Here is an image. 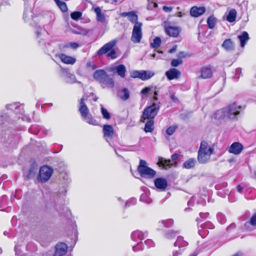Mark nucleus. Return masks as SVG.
Returning a JSON list of instances; mask_svg holds the SVG:
<instances>
[{"mask_svg":"<svg viewBox=\"0 0 256 256\" xmlns=\"http://www.w3.org/2000/svg\"><path fill=\"white\" fill-rule=\"evenodd\" d=\"M68 246L64 242H59L55 246V252L52 256H64L67 251Z\"/></svg>","mask_w":256,"mask_h":256,"instance_id":"nucleus-11","label":"nucleus"},{"mask_svg":"<svg viewBox=\"0 0 256 256\" xmlns=\"http://www.w3.org/2000/svg\"><path fill=\"white\" fill-rule=\"evenodd\" d=\"M94 12L96 15V20L102 23L106 22V17L104 14L101 12V10L100 7H96L94 10Z\"/></svg>","mask_w":256,"mask_h":256,"instance_id":"nucleus-29","label":"nucleus"},{"mask_svg":"<svg viewBox=\"0 0 256 256\" xmlns=\"http://www.w3.org/2000/svg\"><path fill=\"white\" fill-rule=\"evenodd\" d=\"M243 188L240 185H238L236 186V190L238 192L241 193L242 191Z\"/></svg>","mask_w":256,"mask_h":256,"instance_id":"nucleus-61","label":"nucleus"},{"mask_svg":"<svg viewBox=\"0 0 256 256\" xmlns=\"http://www.w3.org/2000/svg\"><path fill=\"white\" fill-rule=\"evenodd\" d=\"M142 23H136L134 25L131 40L134 43H138L142 38Z\"/></svg>","mask_w":256,"mask_h":256,"instance_id":"nucleus-8","label":"nucleus"},{"mask_svg":"<svg viewBox=\"0 0 256 256\" xmlns=\"http://www.w3.org/2000/svg\"><path fill=\"white\" fill-rule=\"evenodd\" d=\"M58 57L60 59L61 61L66 64H73L76 62V59L75 58L64 54H60L58 55Z\"/></svg>","mask_w":256,"mask_h":256,"instance_id":"nucleus-23","label":"nucleus"},{"mask_svg":"<svg viewBox=\"0 0 256 256\" xmlns=\"http://www.w3.org/2000/svg\"><path fill=\"white\" fill-rule=\"evenodd\" d=\"M182 60L180 59H173L171 61V66L174 67H176L182 64Z\"/></svg>","mask_w":256,"mask_h":256,"instance_id":"nucleus-50","label":"nucleus"},{"mask_svg":"<svg viewBox=\"0 0 256 256\" xmlns=\"http://www.w3.org/2000/svg\"><path fill=\"white\" fill-rule=\"evenodd\" d=\"M37 168L38 166L35 163H33L31 164L30 167L28 171V174L27 175L28 178H32L34 176Z\"/></svg>","mask_w":256,"mask_h":256,"instance_id":"nucleus-34","label":"nucleus"},{"mask_svg":"<svg viewBox=\"0 0 256 256\" xmlns=\"http://www.w3.org/2000/svg\"><path fill=\"white\" fill-rule=\"evenodd\" d=\"M82 118L88 123L90 124L96 126L98 124L97 121L94 119V117L92 116L91 114L88 113V114H86V116H82Z\"/></svg>","mask_w":256,"mask_h":256,"instance_id":"nucleus-33","label":"nucleus"},{"mask_svg":"<svg viewBox=\"0 0 256 256\" xmlns=\"http://www.w3.org/2000/svg\"><path fill=\"white\" fill-rule=\"evenodd\" d=\"M176 48H177V46L174 45L172 48H170L168 50V52L170 54H172V53L176 51Z\"/></svg>","mask_w":256,"mask_h":256,"instance_id":"nucleus-60","label":"nucleus"},{"mask_svg":"<svg viewBox=\"0 0 256 256\" xmlns=\"http://www.w3.org/2000/svg\"><path fill=\"white\" fill-rule=\"evenodd\" d=\"M142 70H133L130 73V76L132 78H139L141 80Z\"/></svg>","mask_w":256,"mask_h":256,"instance_id":"nucleus-47","label":"nucleus"},{"mask_svg":"<svg viewBox=\"0 0 256 256\" xmlns=\"http://www.w3.org/2000/svg\"><path fill=\"white\" fill-rule=\"evenodd\" d=\"M53 173V169L48 166L40 167L37 180L39 182L44 183L46 182L51 177Z\"/></svg>","mask_w":256,"mask_h":256,"instance_id":"nucleus-7","label":"nucleus"},{"mask_svg":"<svg viewBox=\"0 0 256 256\" xmlns=\"http://www.w3.org/2000/svg\"><path fill=\"white\" fill-rule=\"evenodd\" d=\"M154 129V120H149L146 124L144 128V130L146 132H152Z\"/></svg>","mask_w":256,"mask_h":256,"instance_id":"nucleus-38","label":"nucleus"},{"mask_svg":"<svg viewBox=\"0 0 256 256\" xmlns=\"http://www.w3.org/2000/svg\"><path fill=\"white\" fill-rule=\"evenodd\" d=\"M196 163V160L194 158H190L184 162L182 164L183 168L190 169L194 168Z\"/></svg>","mask_w":256,"mask_h":256,"instance_id":"nucleus-28","label":"nucleus"},{"mask_svg":"<svg viewBox=\"0 0 256 256\" xmlns=\"http://www.w3.org/2000/svg\"><path fill=\"white\" fill-rule=\"evenodd\" d=\"M213 152L214 148L210 147L206 141L202 140L198 152L197 159L198 162L201 164L207 163Z\"/></svg>","mask_w":256,"mask_h":256,"instance_id":"nucleus-2","label":"nucleus"},{"mask_svg":"<svg viewBox=\"0 0 256 256\" xmlns=\"http://www.w3.org/2000/svg\"><path fill=\"white\" fill-rule=\"evenodd\" d=\"M241 108V106H238L236 102H232L216 112L212 118L217 120L220 123L228 120H237Z\"/></svg>","mask_w":256,"mask_h":256,"instance_id":"nucleus-1","label":"nucleus"},{"mask_svg":"<svg viewBox=\"0 0 256 256\" xmlns=\"http://www.w3.org/2000/svg\"><path fill=\"white\" fill-rule=\"evenodd\" d=\"M243 150L242 145L238 142H234L229 148L228 152L234 154H240Z\"/></svg>","mask_w":256,"mask_h":256,"instance_id":"nucleus-17","label":"nucleus"},{"mask_svg":"<svg viewBox=\"0 0 256 256\" xmlns=\"http://www.w3.org/2000/svg\"><path fill=\"white\" fill-rule=\"evenodd\" d=\"M180 232L178 230H168L164 232V236L166 238L170 240L174 238Z\"/></svg>","mask_w":256,"mask_h":256,"instance_id":"nucleus-36","label":"nucleus"},{"mask_svg":"<svg viewBox=\"0 0 256 256\" xmlns=\"http://www.w3.org/2000/svg\"><path fill=\"white\" fill-rule=\"evenodd\" d=\"M38 42L40 46H42L43 44H45V42L44 40H38Z\"/></svg>","mask_w":256,"mask_h":256,"instance_id":"nucleus-64","label":"nucleus"},{"mask_svg":"<svg viewBox=\"0 0 256 256\" xmlns=\"http://www.w3.org/2000/svg\"><path fill=\"white\" fill-rule=\"evenodd\" d=\"M102 88L108 87L109 88H113L114 86V81L112 77L108 74L106 76L104 77L102 80L100 82Z\"/></svg>","mask_w":256,"mask_h":256,"instance_id":"nucleus-15","label":"nucleus"},{"mask_svg":"<svg viewBox=\"0 0 256 256\" xmlns=\"http://www.w3.org/2000/svg\"><path fill=\"white\" fill-rule=\"evenodd\" d=\"M68 76V82L69 83H74V82H78V84H80V82H78L76 80V76L74 74L68 73L67 74Z\"/></svg>","mask_w":256,"mask_h":256,"instance_id":"nucleus-46","label":"nucleus"},{"mask_svg":"<svg viewBox=\"0 0 256 256\" xmlns=\"http://www.w3.org/2000/svg\"><path fill=\"white\" fill-rule=\"evenodd\" d=\"M33 18V13L32 12V8L25 7L24 14L23 19L26 22H28L30 20H32Z\"/></svg>","mask_w":256,"mask_h":256,"instance_id":"nucleus-25","label":"nucleus"},{"mask_svg":"<svg viewBox=\"0 0 256 256\" xmlns=\"http://www.w3.org/2000/svg\"><path fill=\"white\" fill-rule=\"evenodd\" d=\"M120 16L123 18L128 16L129 21L132 24H134L136 23H140V22H138V16L134 11L123 12L120 14Z\"/></svg>","mask_w":256,"mask_h":256,"instance_id":"nucleus-13","label":"nucleus"},{"mask_svg":"<svg viewBox=\"0 0 256 256\" xmlns=\"http://www.w3.org/2000/svg\"><path fill=\"white\" fill-rule=\"evenodd\" d=\"M161 44V39L160 37L157 36L154 38L153 42L150 43V46L152 48H158Z\"/></svg>","mask_w":256,"mask_h":256,"instance_id":"nucleus-41","label":"nucleus"},{"mask_svg":"<svg viewBox=\"0 0 256 256\" xmlns=\"http://www.w3.org/2000/svg\"><path fill=\"white\" fill-rule=\"evenodd\" d=\"M160 102H154L152 105L146 108L140 118V122H144L146 120H154L157 115L160 108Z\"/></svg>","mask_w":256,"mask_h":256,"instance_id":"nucleus-3","label":"nucleus"},{"mask_svg":"<svg viewBox=\"0 0 256 256\" xmlns=\"http://www.w3.org/2000/svg\"><path fill=\"white\" fill-rule=\"evenodd\" d=\"M164 31L170 36L176 38L179 35L181 28L178 26H165Z\"/></svg>","mask_w":256,"mask_h":256,"instance_id":"nucleus-12","label":"nucleus"},{"mask_svg":"<svg viewBox=\"0 0 256 256\" xmlns=\"http://www.w3.org/2000/svg\"><path fill=\"white\" fill-rule=\"evenodd\" d=\"M154 183L156 188L160 190H164L168 186L167 180L164 178H156Z\"/></svg>","mask_w":256,"mask_h":256,"instance_id":"nucleus-16","label":"nucleus"},{"mask_svg":"<svg viewBox=\"0 0 256 256\" xmlns=\"http://www.w3.org/2000/svg\"><path fill=\"white\" fill-rule=\"evenodd\" d=\"M205 12L206 8L204 7H197L196 6H194L191 8L190 10V14L192 16L197 18L202 15Z\"/></svg>","mask_w":256,"mask_h":256,"instance_id":"nucleus-18","label":"nucleus"},{"mask_svg":"<svg viewBox=\"0 0 256 256\" xmlns=\"http://www.w3.org/2000/svg\"><path fill=\"white\" fill-rule=\"evenodd\" d=\"M174 246L178 247L179 250H183V251L184 250L185 248L188 245V242L184 240V238L182 236H178L176 241L174 244Z\"/></svg>","mask_w":256,"mask_h":256,"instance_id":"nucleus-21","label":"nucleus"},{"mask_svg":"<svg viewBox=\"0 0 256 256\" xmlns=\"http://www.w3.org/2000/svg\"><path fill=\"white\" fill-rule=\"evenodd\" d=\"M154 75V72L150 70H142L141 80H146L150 79Z\"/></svg>","mask_w":256,"mask_h":256,"instance_id":"nucleus-32","label":"nucleus"},{"mask_svg":"<svg viewBox=\"0 0 256 256\" xmlns=\"http://www.w3.org/2000/svg\"><path fill=\"white\" fill-rule=\"evenodd\" d=\"M200 72L201 74L198 76V78H211L212 75V70L210 66L202 67L200 70Z\"/></svg>","mask_w":256,"mask_h":256,"instance_id":"nucleus-19","label":"nucleus"},{"mask_svg":"<svg viewBox=\"0 0 256 256\" xmlns=\"http://www.w3.org/2000/svg\"><path fill=\"white\" fill-rule=\"evenodd\" d=\"M6 108L7 110H15V112L16 114L19 113L20 116H18V118H22L23 120H24V106H22L18 104L17 103H13L10 104H8L6 106Z\"/></svg>","mask_w":256,"mask_h":256,"instance_id":"nucleus-10","label":"nucleus"},{"mask_svg":"<svg viewBox=\"0 0 256 256\" xmlns=\"http://www.w3.org/2000/svg\"><path fill=\"white\" fill-rule=\"evenodd\" d=\"M148 236V232L145 231L142 232L140 230H137L133 232L131 234L132 240L138 243L137 245L132 246V250L134 252H137L142 250L143 248L140 246L142 241Z\"/></svg>","mask_w":256,"mask_h":256,"instance_id":"nucleus-6","label":"nucleus"},{"mask_svg":"<svg viewBox=\"0 0 256 256\" xmlns=\"http://www.w3.org/2000/svg\"><path fill=\"white\" fill-rule=\"evenodd\" d=\"M180 74V72L175 68H172L165 73L166 76L169 80L178 78Z\"/></svg>","mask_w":256,"mask_h":256,"instance_id":"nucleus-14","label":"nucleus"},{"mask_svg":"<svg viewBox=\"0 0 256 256\" xmlns=\"http://www.w3.org/2000/svg\"><path fill=\"white\" fill-rule=\"evenodd\" d=\"M216 22V18H215L214 15L210 16L207 19V24L208 28L210 29L214 28Z\"/></svg>","mask_w":256,"mask_h":256,"instance_id":"nucleus-35","label":"nucleus"},{"mask_svg":"<svg viewBox=\"0 0 256 256\" xmlns=\"http://www.w3.org/2000/svg\"><path fill=\"white\" fill-rule=\"evenodd\" d=\"M84 98H82L80 101L78 111L80 112L82 117L86 116V114H88L89 113V110L84 102Z\"/></svg>","mask_w":256,"mask_h":256,"instance_id":"nucleus-20","label":"nucleus"},{"mask_svg":"<svg viewBox=\"0 0 256 256\" xmlns=\"http://www.w3.org/2000/svg\"><path fill=\"white\" fill-rule=\"evenodd\" d=\"M116 43V40H112L104 44L96 52V55L102 56L107 54V56L112 59L116 58L118 56L114 47Z\"/></svg>","mask_w":256,"mask_h":256,"instance_id":"nucleus-4","label":"nucleus"},{"mask_svg":"<svg viewBox=\"0 0 256 256\" xmlns=\"http://www.w3.org/2000/svg\"><path fill=\"white\" fill-rule=\"evenodd\" d=\"M222 46L225 50L228 52H232L234 50V44L230 38L225 40Z\"/></svg>","mask_w":256,"mask_h":256,"instance_id":"nucleus-26","label":"nucleus"},{"mask_svg":"<svg viewBox=\"0 0 256 256\" xmlns=\"http://www.w3.org/2000/svg\"><path fill=\"white\" fill-rule=\"evenodd\" d=\"M41 31L42 28L40 27L36 28V36L38 38H40V36H41Z\"/></svg>","mask_w":256,"mask_h":256,"instance_id":"nucleus-58","label":"nucleus"},{"mask_svg":"<svg viewBox=\"0 0 256 256\" xmlns=\"http://www.w3.org/2000/svg\"><path fill=\"white\" fill-rule=\"evenodd\" d=\"M136 202V200L135 198H132L126 202V206H130V205L134 204Z\"/></svg>","mask_w":256,"mask_h":256,"instance_id":"nucleus-52","label":"nucleus"},{"mask_svg":"<svg viewBox=\"0 0 256 256\" xmlns=\"http://www.w3.org/2000/svg\"><path fill=\"white\" fill-rule=\"evenodd\" d=\"M236 16V11L234 9H232L230 10L227 16L226 20L230 22H232L235 21Z\"/></svg>","mask_w":256,"mask_h":256,"instance_id":"nucleus-39","label":"nucleus"},{"mask_svg":"<svg viewBox=\"0 0 256 256\" xmlns=\"http://www.w3.org/2000/svg\"><path fill=\"white\" fill-rule=\"evenodd\" d=\"M238 38L240 42L242 47H244L249 40L248 34L246 32H243L241 34L238 36Z\"/></svg>","mask_w":256,"mask_h":256,"instance_id":"nucleus-27","label":"nucleus"},{"mask_svg":"<svg viewBox=\"0 0 256 256\" xmlns=\"http://www.w3.org/2000/svg\"><path fill=\"white\" fill-rule=\"evenodd\" d=\"M56 4L62 12H64L68 11V7L65 2L59 0Z\"/></svg>","mask_w":256,"mask_h":256,"instance_id":"nucleus-42","label":"nucleus"},{"mask_svg":"<svg viewBox=\"0 0 256 256\" xmlns=\"http://www.w3.org/2000/svg\"><path fill=\"white\" fill-rule=\"evenodd\" d=\"M107 72L104 70L100 69L96 70L93 74L94 78L99 83L102 79L106 76Z\"/></svg>","mask_w":256,"mask_h":256,"instance_id":"nucleus-24","label":"nucleus"},{"mask_svg":"<svg viewBox=\"0 0 256 256\" xmlns=\"http://www.w3.org/2000/svg\"><path fill=\"white\" fill-rule=\"evenodd\" d=\"M82 16V13L78 11L72 12L70 14L71 18L75 20H78Z\"/></svg>","mask_w":256,"mask_h":256,"instance_id":"nucleus-45","label":"nucleus"},{"mask_svg":"<svg viewBox=\"0 0 256 256\" xmlns=\"http://www.w3.org/2000/svg\"><path fill=\"white\" fill-rule=\"evenodd\" d=\"M10 120V117L8 113L4 111L0 112V124H4Z\"/></svg>","mask_w":256,"mask_h":256,"instance_id":"nucleus-37","label":"nucleus"},{"mask_svg":"<svg viewBox=\"0 0 256 256\" xmlns=\"http://www.w3.org/2000/svg\"><path fill=\"white\" fill-rule=\"evenodd\" d=\"M179 156V154H174L172 155L171 156V159L172 160L174 161L176 160L178 157Z\"/></svg>","mask_w":256,"mask_h":256,"instance_id":"nucleus-59","label":"nucleus"},{"mask_svg":"<svg viewBox=\"0 0 256 256\" xmlns=\"http://www.w3.org/2000/svg\"><path fill=\"white\" fill-rule=\"evenodd\" d=\"M248 224H250L254 226H256V212L252 216L248 222H246L245 226H246Z\"/></svg>","mask_w":256,"mask_h":256,"instance_id":"nucleus-48","label":"nucleus"},{"mask_svg":"<svg viewBox=\"0 0 256 256\" xmlns=\"http://www.w3.org/2000/svg\"><path fill=\"white\" fill-rule=\"evenodd\" d=\"M236 226H235V224L234 223H232L230 226H229L226 230H229L231 228H235Z\"/></svg>","mask_w":256,"mask_h":256,"instance_id":"nucleus-63","label":"nucleus"},{"mask_svg":"<svg viewBox=\"0 0 256 256\" xmlns=\"http://www.w3.org/2000/svg\"><path fill=\"white\" fill-rule=\"evenodd\" d=\"M183 252V250H174L172 252V256H181Z\"/></svg>","mask_w":256,"mask_h":256,"instance_id":"nucleus-54","label":"nucleus"},{"mask_svg":"<svg viewBox=\"0 0 256 256\" xmlns=\"http://www.w3.org/2000/svg\"><path fill=\"white\" fill-rule=\"evenodd\" d=\"M174 224V220L172 219H168L158 222L160 226H162L166 228L171 227Z\"/></svg>","mask_w":256,"mask_h":256,"instance_id":"nucleus-40","label":"nucleus"},{"mask_svg":"<svg viewBox=\"0 0 256 256\" xmlns=\"http://www.w3.org/2000/svg\"><path fill=\"white\" fill-rule=\"evenodd\" d=\"M102 132L104 133V137L106 142L111 145L110 142L113 138L114 134L113 127L111 125L105 124L103 126Z\"/></svg>","mask_w":256,"mask_h":256,"instance_id":"nucleus-9","label":"nucleus"},{"mask_svg":"<svg viewBox=\"0 0 256 256\" xmlns=\"http://www.w3.org/2000/svg\"><path fill=\"white\" fill-rule=\"evenodd\" d=\"M144 244L147 246L148 248L152 247L154 246V242L150 239H147L146 240H145Z\"/></svg>","mask_w":256,"mask_h":256,"instance_id":"nucleus-51","label":"nucleus"},{"mask_svg":"<svg viewBox=\"0 0 256 256\" xmlns=\"http://www.w3.org/2000/svg\"><path fill=\"white\" fill-rule=\"evenodd\" d=\"M162 10L164 12H170L172 10V7H169V6H164L162 7Z\"/></svg>","mask_w":256,"mask_h":256,"instance_id":"nucleus-56","label":"nucleus"},{"mask_svg":"<svg viewBox=\"0 0 256 256\" xmlns=\"http://www.w3.org/2000/svg\"><path fill=\"white\" fill-rule=\"evenodd\" d=\"M101 107V112L102 115V116L106 120H109L110 118V114L108 110L104 108L102 105H100Z\"/></svg>","mask_w":256,"mask_h":256,"instance_id":"nucleus-43","label":"nucleus"},{"mask_svg":"<svg viewBox=\"0 0 256 256\" xmlns=\"http://www.w3.org/2000/svg\"><path fill=\"white\" fill-rule=\"evenodd\" d=\"M158 164L160 166H163L164 168H169L172 166L170 160H166L162 158H160L158 159Z\"/></svg>","mask_w":256,"mask_h":256,"instance_id":"nucleus-30","label":"nucleus"},{"mask_svg":"<svg viewBox=\"0 0 256 256\" xmlns=\"http://www.w3.org/2000/svg\"><path fill=\"white\" fill-rule=\"evenodd\" d=\"M118 96L120 98L124 100H126L130 98V92L127 88H124L122 90L118 91Z\"/></svg>","mask_w":256,"mask_h":256,"instance_id":"nucleus-31","label":"nucleus"},{"mask_svg":"<svg viewBox=\"0 0 256 256\" xmlns=\"http://www.w3.org/2000/svg\"><path fill=\"white\" fill-rule=\"evenodd\" d=\"M80 46L79 44L76 42H68L62 46L63 48H70L72 49H76Z\"/></svg>","mask_w":256,"mask_h":256,"instance_id":"nucleus-44","label":"nucleus"},{"mask_svg":"<svg viewBox=\"0 0 256 256\" xmlns=\"http://www.w3.org/2000/svg\"><path fill=\"white\" fill-rule=\"evenodd\" d=\"M146 164L147 163L146 160H140L137 170L141 177L152 178L156 176V172L150 168L148 167Z\"/></svg>","mask_w":256,"mask_h":256,"instance_id":"nucleus-5","label":"nucleus"},{"mask_svg":"<svg viewBox=\"0 0 256 256\" xmlns=\"http://www.w3.org/2000/svg\"><path fill=\"white\" fill-rule=\"evenodd\" d=\"M170 97L172 100L174 102H177L178 100V98L175 96L174 94H171Z\"/></svg>","mask_w":256,"mask_h":256,"instance_id":"nucleus-57","label":"nucleus"},{"mask_svg":"<svg viewBox=\"0 0 256 256\" xmlns=\"http://www.w3.org/2000/svg\"><path fill=\"white\" fill-rule=\"evenodd\" d=\"M177 128L178 126L176 125L168 127L166 130V134L169 136L172 135L174 132Z\"/></svg>","mask_w":256,"mask_h":256,"instance_id":"nucleus-49","label":"nucleus"},{"mask_svg":"<svg viewBox=\"0 0 256 256\" xmlns=\"http://www.w3.org/2000/svg\"><path fill=\"white\" fill-rule=\"evenodd\" d=\"M178 56L180 58H184L186 56V54L184 52H180L178 54Z\"/></svg>","mask_w":256,"mask_h":256,"instance_id":"nucleus-55","label":"nucleus"},{"mask_svg":"<svg viewBox=\"0 0 256 256\" xmlns=\"http://www.w3.org/2000/svg\"><path fill=\"white\" fill-rule=\"evenodd\" d=\"M111 70L116 72L122 78H124L126 76V68L124 64H119L112 68Z\"/></svg>","mask_w":256,"mask_h":256,"instance_id":"nucleus-22","label":"nucleus"},{"mask_svg":"<svg viewBox=\"0 0 256 256\" xmlns=\"http://www.w3.org/2000/svg\"><path fill=\"white\" fill-rule=\"evenodd\" d=\"M87 66L88 67H90L91 66L92 67V68L94 70L95 69H96V66L94 64H93V65H92L90 63H88L87 64Z\"/></svg>","mask_w":256,"mask_h":256,"instance_id":"nucleus-62","label":"nucleus"},{"mask_svg":"<svg viewBox=\"0 0 256 256\" xmlns=\"http://www.w3.org/2000/svg\"><path fill=\"white\" fill-rule=\"evenodd\" d=\"M150 90V88L149 87H145L144 88H142L141 90V94L146 95L147 94Z\"/></svg>","mask_w":256,"mask_h":256,"instance_id":"nucleus-53","label":"nucleus"}]
</instances>
